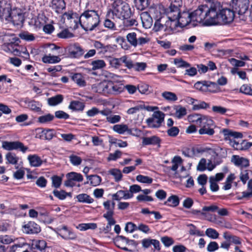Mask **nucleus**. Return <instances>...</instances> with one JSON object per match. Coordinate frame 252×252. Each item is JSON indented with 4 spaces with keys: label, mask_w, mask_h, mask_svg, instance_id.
Returning <instances> with one entry per match:
<instances>
[{
    "label": "nucleus",
    "mask_w": 252,
    "mask_h": 252,
    "mask_svg": "<svg viewBox=\"0 0 252 252\" xmlns=\"http://www.w3.org/2000/svg\"><path fill=\"white\" fill-rule=\"evenodd\" d=\"M221 8L220 2H213L210 6L201 5L193 11V18L196 23L211 26L219 24V11Z\"/></svg>",
    "instance_id": "obj_1"
},
{
    "label": "nucleus",
    "mask_w": 252,
    "mask_h": 252,
    "mask_svg": "<svg viewBox=\"0 0 252 252\" xmlns=\"http://www.w3.org/2000/svg\"><path fill=\"white\" fill-rule=\"evenodd\" d=\"M79 22L82 28L85 31L95 30L100 24L98 11L89 9L85 10L80 15Z\"/></svg>",
    "instance_id": "obj_2"
},
{
    "label": "nucleus",
    "mask_w": 252,
    "mask_h": 252,
    "mask_svg": "<svg viewBox=\"0 0 252 252\" xmlns=\"http://www.w3.org/2000/svg\"><path fill=\"white\" fill-rule=\"evenodd\" d=\"M1 16L6 20L12 22L15 25H20L24 21L23 10L18 8H14L10 10L8 7L4 8Z\"/></svg>",
    "instance_id": "obj_3"
},
{
    "label": "nucleus",
    "mask_w": 252,
    "mask_h": 252,
    "mask_svg": "<svg viewBox=\"0 0 252 252\" xmlns=\"http://www.w3.org/2000/svg\"><path fill=\"white\" fill-rule=\"evenodd\" d=\"M112 12L118 18L127 19L131 15L129 5L122 0H116L112 4Z\"/></svg>",
    "instance_id": "obj_4"
},
{
    "label": "nucleus",
    "mask_w": 252,
    "mask_h": 252,
    "mask_svg": "<svg viewBox=\"0 0 252 252\" xmlns=\"http://www.w3.org/2000/svg\"><path fill=\"white\" fill-rule=\"evenodd\" d=\"M165 114L162 112L157 110L154 111L151 117L148 118L146 122L151 128H158L164 122Z\"/></svg>",
    "instance_id": "obj_5"
},
{
    "label": "nucleus",
    "mask_w": 252,
    "mask_h": 252,
    "mask_svg": "<svg viewBox=\"0 0 252 252\" xmlns=\"http://www.w3.org/2000/svg\"><path fill=\"white\" fill-rule=\"evenodd\" d=\"M235 11L230 8H220L219 11V24H226L232 22L235 17Z\"/></svg>",
    "instance_id": "obj_6"
},
{
    "label": "nucleus",
    "mask_w": 252,
    "mask_h": 252,
    "mask_svg": "<svg viewBox=\"0 0 252 252\" xmlns=\"http://www.w3.org/2000/svg\"><path fill=\"white\" fill-rule=\"evenodd\" d=\"M193 11L191 13L184 11L180 13L179 18L177 20L178 25L182 27H185L190 24L192 26H196L199 24L196 23V20L193 18Z\"/></svg>",
    "instance_id": "obj_7"
},
{
    "label": "nucleus",
    "mask_w": 252,
    "mask_h": 252,
    "mask_svg": "<svg viewBox=\"0 0 252 252\" xmlns=\"http://www.w3.org/2000/svg\"><path fill=\"white\" fill-rule=\"evenodd\" d=\"M126 39L128 43L133 47L137 45H142L149 41V39L144 37L137 34L136 32H132L128 33L126 35Z\"/></svg>",
    "instance_id": "obj_8"
},
{
    "label": "nucleus",
    "mask_w": 252,
    "mask_h": 252,
    "mask_svg": "<svg viewBox=\"0 0 252 252\" xmlns=\"http://www.w3.org/2000/svg\"><path fill=\"white\" fill-rule=\"evenodd\" d=\"M2 147L8 151L18 150L23 153H25L28 149V147L24 146L23 143L20 141H3L2 143Z\"/></svg>",
    "instance_id": "obj_9"
},
{
    "label": "nucleus",
    "mask_w": 252,
    "mask_h": 252,
    "mask_svg": "<svg viewBox=\"0 0 252 252\" xmlns=\"http://www.w3.org/2000/svg\"><path fill=\"white\" fill-rule=\"evenodd\" d=\"M231 5L235 12L242 15L248 9L249 0H232Z\"/></svg>",
    "instance_id": "obj_10"
},
{
    "label": "nucleus",
    "mask_w": 252,
    "mask_h": 252,
    "mask_svg": "<svg viewBox=\"0 0 252 252\" xmlns=\"http://www.w3.org/2000/svg\"><path fill=\"white\" fill-rule=\"evenodd\" d=\"M67 51L71 58H79L84 54L83 49L78 44H70L67 47Z\"/></svg>",
    "instance_id": "obj_11"
},
{
    "label": "nucleus",
    "mask_w": 252,
    "mask_h": 252,
    "mask_svg": "<svg viewBox=\"0 0 252 252\" xmlns=\"http://www.w3.org/2000/svg\"><path fill=\"white\" fill-rule=\"evenodd\" d=\"M23 231L26 234H37L41 231L40 226L33 221H29L23 226Z\"/></svg>",
    "instance_id": "obj_12"
},
{
    "label": "nucleus",
    "mask_w": 252,
    "mask_h": 252,
    "mask_svg": "<svg viewBox=\"0 0 252 252\" xmlns=\"http://www.w3.org/2000/svg\"><path fill=\"white\" fill-rule=\"evenodd\" d=\"M100 114L106 116V121L110 124L117 123L121 119V117L120 115L112 114V111L108 109L101 110Z\"/></svg>",
    "instance_id": "obj_13"
},
{
    "label": "nucleus",
    "mask_w": 252,
    "mask_h": 252,
    "mask_svg": "<svg viewBox=\"0 0 252 252\" xmlns=\"http://www.w3.org/2000/svg\"><path fill=\"white\" fill-rule=\"evenodd\" d=\"M231 161L235 166L241 168H246L249 166V160L248 159L237 155L232 156Z\"/></svg>",
    "instance_id": "obj_14"
},
{
    "label": "nucleus",
    "mask_w": 252,
    "mask_h": 252,
    "mask_svg": "<svg viewBox=\"0 0 252 252\" xmlns=\"http://www.w3.org/2000/svg\"><path fill=\"white\" fill-rule=\"evenodd\" d=\"M59 232L60 235L65 239L73 240L76 238V235L66 226H63L59 229Z\"/></svg>",
    "instance_id": "obj_15"
},
{
    "label": "nucleus",
    "mask_w": 252,
    "mask_h": 252,
    "mask_svg": "<svg viewBox=\"0 0 252 252\" xmlns=\"http://www.w3.org/2000/svg\"><path fill=\"white\" fill-rule=\"evenodd\" d=\"M110 82H101L98 83L96 87V92L99 94H110Z\"/></svg>",
    "instance_id": "obj_16"
},
{
    "label": "nucleus",
    "mask_w": 252,
    "mask_h": 252,
    "mask_svg": "<svg viewBox=\"0 0 252 252\" xmlns=\"http://www.w3.org/2000/svg\"><path fill=\"white\" fill-rule=\"evenodd\" d=\"M50 6L55 12L60 13L65 8L64 0H52Z\"/></svg>",
    "instance_id": "obj_17"
},
{
    "label": "nucleus",
    "mask_w": 252,
    "mask_h": 252,
    "mask_svg": "<svg viewBox=\"0 0 252 252\" xmlns=\"http://www.w3.org/2000/svg\"><path fill=\"white\" fill-rule=\"evenodd\" d=\"M128 61L127 57L124 56L120 58H112L109 60V63L112 67L118 68L122 65V63H124L126 66Z\"/></svg>",
    "instance_id": "obj_18"
},
{
    "label": "nucleus",
    "mask_w": 252,
    "mask_h": 252,
    "mask_svg": "<svg viewBox=\"0 0 252 252\" xmlns=\"http://www.w3.org/2000/svg\"><path fill=\"white\" fill-rule=\"evenodd\" d=\"M112 129L115 132L120 134H123L126 132L129 134H132L131 129L129 128L128 126L126 124L115 125L113 126Z\"/></svg>",
    "instance_id": "obj_19"
},
{
    "label": "nucleus",
    "mask_w": 252,
    "mask_h": 252,
    "mask_svg": "<svg viewBox=\"0 0 252 252\" xmlns=\"http://www.w3.org/2000/svg\"><path fill=\"white\" fill-rule=\"evenodd\" d=\"M147 65L145 63H133L130 60H128L126 63V67L129 69L133 68L134 70L138 71L145 70Z\"/></svg>",
    "instance_id": "obj_20"
},
{
    "label": "nucleus",
    "mask_w": 252,
    "mask_h": 252,
    "mask_svg": "<svg viewBox=\"0 0 252 252\" xmlns=\"http://www.w3.org/2000/svg\"><path fill=\"white\" fill-rule=\"evenodd\" d=\"M166 18H165V19ZM164 26H165V32L170 33V32L175 30L178 26V24L177 21L168 18L167 20H165Z\"/></svg>",
    "instance_id": "obj_21"
},
{
    "label": "nucleus",
    "mask_w": 252,
    "mask_h": 252,
    "mask_svg": "<svg viewBox=\"0 0 252 252\" xmlns=\"http://www.w3.org/2000/svg\"><path fill=\"white\" fill-rule=\"evenodd\" d=\"M113 199L116 200H120L122 199H127L133 197L132 193H129L128 191L120 190L116 193L113 194Z\"/></svg>",
    "instance_id": "obj_22"
},
{
    "label": "nucleus",
    "mask_w": 252,
    "mask_h": 252,
    "mask_svg": "<svg viewBox=\"0 0 252 252\" xmlns=\"http://www.w3.org/2000/svg\"><path fill=\"white\" fill-rule=\"evenodd\" d=\"M11 249L12 252H31L30 245L27 243L13 245Z\"/></svg>",
    "instance_id": "obj_23"
},
{
    "label": "nucleus",
    "mask_w": 252,
    "mask_h": 252,
    "mask_svg": "<svg viewBox=\"0 0 252 252\" xmlns=\"http://www.w3.org/2000/svg\"><path fill=\"white\" fill-rule=\"evenodd\" d=\"M143 27L149 28L152 25L153 20L148 12H143L140 16Z\"/></svg>",
    "instance_id": "obj_24"
},
{
    "label": "nucleus",
    "mask_w": 252,
    "mask_h": 252,
    "mask_svg": "<svg viewBox=\"0 0 252 252\" xmlns=\"http://www.w3.org/2000/svg\"><path fill=\"white\" fill-rule=\"evenodd\" d=\"M28 159L32 166L38 167L42 163V160L41 158L37 155H29L28 157Z\"/></svg>",
    "instance_id": "obj_25"
},
{
    "label": "nucleus",
    "mask_w": 252,
    "mask_h": 252,
    "mask_svg": "<svg viewBox=\"0 0 252 252\" xmlns=\"http://www.w3.org/2000/svg\"><path fill=\"white\" fill-rule=\"evenodd\" d=\"M55 116L50 113L39 116L37 122L41 124H47L51 123L54 119Z\"/></svg>",
    "instance_id": "obj_26"
},
{
    "label": "nucleus",
    "mask_w": 252,
    "mask_h": 252,
    "mask_svg": "<svg viewBox=\"0 0 252 252\" xmlns=\"http://www.w3.org/2000/svg\"><path fill=\"white\" fill-rule=\"evenodd\" d=\"M223 236L225 239H226L227 241H229V242L234 243L235 244L237 245H240L241 243V242L240 241V239L239 237L230 234L228 232H224L223 233Z\"/></svg>",
    "instance_id": "obj_27"
},
{
    "label": "nucleus",
    "mask_w": 252,
    "mask_h": 252,
    "mask_svg": "<svg viewBox=\"0 0 252 252\" xmlns=\"http://www.w3.org/2000/svg\"><path fill=\"white\" fill-rule=\"evenodd\" d=\"M164 17H162L157 19L154 24V30L155 32H158L162 30L165 31V26H164Z\"/></svg>",
    "instance_id": "obj_28"
},
{
    "label": "nucleus",
    "mask_w": 252,
    "mask_h": 252,
    "mask_svg": "<svg viewBox=\"0 0 252 252\" xmlns=\"http://www.w3.org/2000/svg\"><path fill=\"white\" fill-rule=\"evenodd\" d=\"M160 143V139L156 136H153L149 137H144L142 139V143L143 145H156Z\"/></svg>",
    "instance_id": "obj_29"
},
{
    "label": "nucleus",
    "mask_w": 252,
    "mask_h": 252,
    "mask_svg": "<svg viewBox=\"0 0 252 252\" xmlns=\"http://www.w3.org/2000/svg\"><path fill=\"white\" fill-rule=\"evenodd\" d=\"M42 61L46 63H55L60 62L61 59L57 56L45 55L42 57Z\"/></svg>",
    "instance_id": "obj_30"
},
{
    "label": "nucleus",
    "mask_w": 252,
    "mask_h": 252,
    "mask_svg": "<svg viewBox=\"0 0 252 252\" xmlns=\"http://www.w3.org/2000/svg\"><path fill=\"white\" fill-rule=\"evenodd\" d=\"M55 135V132L52 129H45L42 131L40 137L44 139L50 140Z\"/></svg>",
    "instance_id": "obj_31"
},
{
    "label": "nucleus",
    "mask_w": 252,
    "mask_h": 252,
    "mask_svg": "<svg viewBox=\"0 0 252 252\" xmlns=\"http://www.w3.org/2000/svg\"><path fill=\"white\" fill-rule=\"evenodd\" d=\"M76 198L78 201L84 203L91 204L94 201V199L86 193L78 194L77 195Z\"/></svg>",
    "instance_id": "obj_32"
},
{
    "label": "nucleus",
    "mask_w": 252,
    "mask_h": 252,
    "mask_svg": "<svg viewBox=\"0 0 252 252\" xmlns=\"http://www.w3.org/2000/svg\"><path fill=\"white\" fill-rule=\"evenodd\" d=\"M46 246V243L44 240H33L32 243V247L34 249L39 251L44 250Z\"/></svg>",
    "instance_id": "obj_33"
},
{
    "label": "nucleus",
    "mask_w": 252,
    "mask_h": 252,
    "mask_svg": "<svg viewBox=\"0 0 252 252\" xmlns=\"http://www.w3.org/2000/svg\"><path fill=\"white\" fill-rule=\"evenodd\" d=\"M166 13L167 15V18H170V19H173L176 21L178 20L181 13L180 12V9L178 8V13L176 14V12H174V9L173 8L171 7V6H170L166 9Z\"/></svg>",
    "instance_id": "obj_34"
},
{
    "label": "nucleus",
    "mask_w": 252,
    "mask_h": 252,
    "mask_svg": "<svg viewBox=\"0 0 252 252\" xmlns=\"http://www.w3.org/2000/svg\"><path fill=\"white\" fill-rule=\"evenodd\" d=\"M200 126H215L214 121L209 117L203 115L199 122Z\"/></svg>",
    "instance_id": "obj_35"
},
{
    "label": "nucleus",
    "mask_w": 252,
    "mask_h": 252,
    "mask_svg": "<svg viewBox=\"0 0 252 252\" xmlns=\"http://www.w3.org/2000/svg\"><path fill=\"white\" fill-rule=\"evenodd\" d=\"M135 7L139 10L146 9L150 4L149 0H134Z\"/></svg>",
    "instance_id": "obj_36"
},
{
    "label": "nucleus",
    "mask_w": 252,
    "mask_h": 252,
    "mask_svg": "<svg viewBox=\"0 0 252 252\" xmlns=\"http://www.w3.org/2000/svg\"><path fill=\"white\" fill-rule=\"evenodd\" d=\"M91 65H92V70H95L104 68L106 64L103 60H96L91 62Z\"/></svg>",
    "instance_id": "obj_37"
},
{
    "label": "nucleus",
    "mask_w": 252,
    "mask_h": 252,
    "mask_svg": "<svg viewBox=\"0 0 252 252\" xmlns=\"http://www.w3.org/2000/svg\"><path fill=\"white\" fill-rule=\"evenodd\" d=\"M5 158L7 163L15 165L17 164L19 158L16 155L15 153L9 152L5 156Z\"/></svg>",
    "instance_id": "obj_38"
},
{
    "label": "nucleus",
    "mask_w": 252,
    "mask_h": 252,
    "mask_svg": "<svg viewBox=\"0 0 252 252\" xmlns=\"http://www.w3.org/2000/svg\"><path fill=\"white\" fill-rule=\"evenodd\" d=\"M63 100V96L61 94H58L49 98L48 103L49 105L55 106L61 103Z\"/></svg>",
    "instance_id": "obj_39"
},
{
    "label": "nucleus",
    "mask_w": 252,
    "mask_h": 252,
    "mask_svg": "<svg viewBox=\"0 0 252 252\" xmlns=\"http://www.w3.org/2000/svg\"><path fill=\"white\" fill-rule=\"evenodd\" d=\"M187 109L181 105H178L175 109L174 116L178 119H181L187 115Z\"/></svg>",
    "instance_id": "obj_40"
},
{
    "label": "nucleus",
    "mask_w": 252,
    "mask_h": 252,
    "mask_svg": "<svg viewBox=\"0 0 252 252\" xmlns=\"http://www.w3.org/2000/svg\"><path fill=\"white\" fill-rule=\"evenodd\" d=\"M84 107L83 103L79 101H72L70 103L69 108L75 111H82Z\"/></svg>",
    "instance_id": "obj_41"
},
{
    "label": "nucleus",
    "mask_w": 252,
    "mask_h": 252,
    "mask_svg": "<svg viewBox=\"0 0 252 252\" xmlns=\"http://www.w3.org/2000/svg\"><path fill=\"white\" fill-rule=\"evenodd\" d=\"M110 94H118L123 92V87L121 85L114 84L112 82H110Z\"/></svg>",
    "instance_id": "obj_42"
},
{
    "label": "nucleus",
    "mask_w": 252,
    "mask_h": 252,
    "mask_svg": "<svg viewBox=\"0 0 252 252\" xmlns=\"http://www.w3.org/2000/svg\"><path fill=\"white\" fill-rule=\"evenodd\" d=\"M87 179L90 181L91 185L94 187L99 185L101 181V177L96 175L88 176Z\"/></svg>",
    "instance_id": "obj_43"
},
{
    "label": "nucleus",
    "mask_w": 252,
    "mask_h": 252,
    "mask_svg": "<svg viewBox=\"0 0 252 252\" xmlns=\"http://www.w3.org/2000/svg\"><path fill=\"white\" fill-rule=\"evenodd\" d=\"M41 105L35 101H31L28 103V107L32 111L35 112L42 113L41 109Z\"/></svg>",
    "instance_id": "obj_44"
},
{
    "label": "nucleus",
    "mask_w": 252,
    "mask_h": 252,
    "mask_svg": "<svg viewBox=\"0 0 252 252\" xmlns=\"http://www.w3.org/2000/svg\"><path fill=\"white\" fill-rule=\"evenodd\" d=\"M66 177L67 178H70L74 182H80L83 180V177L81 174L74 172H71L67 174Z\"/></svg>",
    "instance_id": "obj_45"
},
{
    "label": "nucleus",
    "mask_w": 252,
    "mask_h": 252,
    "mask_svg": "<svg viewBox=\"0 0 252 252\" xmlns=\"http://www.w3.org/2000/svg\"><path fill=\"white\" fill-rule=\"evenodd\" d=\"M137 89L139 92L142 94H149L152 92L151 87L145 83H141L138 85Z\"/></svg>",
    "instance_id": "obj_46"
},
{
    "label": "nucleus",
    "mask_w": 252,
    "mask_h": 252,
    "mask_svg": "<svg viewBox=\"0 0 252 252\" xmlns=\"http://www.w3.org/2000/svg\"><path fill=\"white\" fill-rule=\"evenodd\" d=\"M179 203V198L176 195H172L170 196L164 202V204L168 205L172 207H176L178 205Z\"/></svg>",
    "instance_id": "obj_47"
},
{
    "label": "nucleus",
    "mask_w": 252,
    "mask_h": 252,
    "mask_svg": "<svg viewBox=\"0 0 252 252\" xmlns=\"http://www.w3.org/2000/svg\"><path fill=\"white\" fill-rule=\"evenodd\" d=\"M173 165L171 167H169L171 170L176 171L178 168L179 165L181 164L183 160L179 156H175L171 161Z\"/></svg>",
    "instance_id": "obj_48"
},
{
    "label": "nucleus",
    "mask_w": 252,
    "mask_h": 252,
    "mask_svg": "<svg viewBox=\"0 0 252 252\" xmlns=\"http://www.w3.org/2000/svg\"><path fill=\"white\" fill-rule=\"evenodd\" d=\"M161 96L168 101H175L178 99L176 94L170 92H164L162 93Z\"/></svg>",
    "instance_id": "obj_49"
},
{
    "label": "nucleus",
    "mask_w": 252,
    "mask_h": 252,
    "mask_svg": "<svg viewBox=\"0 0 252 252\" xmlns=\"http://www.w3.org/2000/svg\"><path fill=\"white\" fill-rule=\"evenodd\" d=\"M72 80L80 86L85 85V82L80 73H75L71 77Z\"/></svg>",
    "instance_id": "obj_50"
},
{
    "label": "nucleus",
    "mask_w": 252,
    "mask_h": 252,
    "mask_svg": "<svg viewBox=\"0 0 252 252\" xmlns=\"http://www.w3.org/2000/svg\"><path fill=\"white\" fill-rule=\"evenodd\" d=\"M214 126H202L198 131L200 134H207L208 135H213L215 131Z\"/></svg>",
    "instance_id": "obj_51"
},
{
    "label": "nucleus",
    "mask_w": 252,
    "mask_h": 252,
    "mask_svg": "<svg viewBox=\"0 0 252 252\" xmlns=\"http://www.w3.org/2000/svg\"><path fill=\"white\" fill-rule=\"evenodd\" d=\"M53 193L55 196L60 200L64 199L67 195L70 196V193H67L63 190H54Z\"/></svg>",
    "instance_id": "obj_52"
},
{
    "label": "nucleus",
    "mask_w": 252,
    "mask_h": 252,
    "mask_svg": "<svg viewBox=\"0 0 252 252\" xmlns=\"http://www.w3.org/2000/svg\"><path fill=\"white\" fill-rule=\"evenodd\" d=\"M136 179L139 182L147 184H151L153 181L152 178L142 175H137L136 177Z\"/></svg>",
    "instance_id": "obj_53"
},
{
    "label": "nucleus",
    "mask_w": 252,
    "mask_h": 252,
    "mask_svg": "<svg viewBox=\"0 0 252 252\" xmlns=\"http://www.w3.org/2000/svg\"><path fill=\"white\" fill-rule=\"evenodd\" d=\"M223 133L225 136H227L228 137L238 138L243 137L242 134L240 132H233L226 129L223 130Z\"/></svg>",
    "instance_id": "obj_54"
},
{
    "label": "nucleus",
    "mask_w": 252,
    "mask_h": 252,
    "mask_svg": "<svg viewBox=\"0 0 252 252\" xmlns=\"http://www.w3.org/2000/svg\"><path fill=\"white\" fill-rule=\"evenodd\" d=\"M174 63L177 67L187 68L190 66V64L189 63L180 58L174 59Z\"/></svg>",
    "instance_id": "obj_55"
},
{
    "label": "nucleus",
    "mask_w": 252,
    "mask_h": 252,
    "mask_svg": "<svg viewBox=\"0 0 252 252\" xmlns=\"http://www.w3.org/2000/svg\"><path fill=\"white\" fill-rule=\"evenodd\" d=\"M202 116L198 114H192L188 116V120L190 123L199 124Z\"/></svg>",
    "instance_id": "obj_56"
},
{
    "label": "nucleus",
    "mask_w": 252,
    "mask_h": 252,
    "mask_svg": "<svg viewBox=\"0 0 252 252\" xmlns=\"http://www.w3.org/2000/svg\"><path fill=\"white\" fill-rule=\"evenodd\" d=\"M19 36L21 39L27 41H33L34 39L33 34L27 32H24L20 33L19 34Z\"/></svg>",
    "instance_id": "obj_57"
},
{
    "label": "nucleus",
    "mask_w": 252,
    "mask_h": 252,
    "mask_svg": "<svg viewBox=\"0 0 252 252\" xmlns=\"http://www.w3.org/2000/svg\"><path fill=\"white\" fill-rule=\"evenodd\" d=\"M109 173L114 177L116 182H119L121 180L122 174L120 170L112 169L109 171Z\"/></svg>",
    "instance_id": "obj_58"
},
{
    "label": "nucleus",
    "mask_w": 252,
    "mask_h": 252,
    "mask_svg": "<svg viewBox=\"0 0 252 252\" xmlns=\"http://www.w3.org/2000/svg\"><path fill=\"white\" fill-rule=\"evenodd\" d=\"M57 36L61 38H69L74 36V34L70 32L67 29H64L58 33Z\"/></svg>",
    "instance_id": "obj_59"
},
{
    "label": "nucleus",
    "mask_w": 252,
    "mask_h": 252,
    "mask_svg": "<svg viewBox=\"0 0 252 252\" xmlns=\"http://www.w3.org/2000/svg\"><path fill=\"white\" fill-rule=\"evenodd\" d=\"M240 92L245 94L252 95V86L247 84L242 85L240 88Z\"/></svg>",
    "instance_id": "obj_60"
},
{
    "label": "nucleus",
    "mask_w": 252,
    "mask_h": 252,
    "mask_svg": "<svg viewBox=\"0 0 252 252\" xmlns=\"http://www.w3.org/2000/svg\"><path fill=\"white\" fill-rule=\"evenodd\" d=\"M94 46L96 49L100 50V53L104 54L107 51L108 47L104 46L102 43L98 41H95L94 42Z\"/></svg>",
    "instance_id": "obj_61"
},
{
    "label": "nucleus",
    "mask_w": 252,
    "mask_h": 252,
    "mask_svg": "<svg viewBox=\"0 0 252 252\" xmlns=\"http://www.w3.org/2000/svg\"><path fill=\"white\" fill-rule=\"evenodd\" d=\"M69 158L71 164L75 166H78L80 165L82 161L80 157L74 155H70Z\"/></svg>",
    "instance_id": "obj_62"
},
{
    "label": "nucleus",
    "mask_w": 252,
    "mask_h": 252,
    "mask_svg": "<svg viewBox=\"0 0 252 252\" xmlns=\"http://www.w3.org/2000/svg\"><path fill=\"white\" fill-rule=\"evenodd\" d=\"M114 213H105L103 217L106 219L108 221V225L111 226L114 225L116 223L115 220L113 219V216Z\"/></svg>",
    "instance_id": "obj_63"
},
{
    "label": "nucleus",
    "mask_w": 252,
    "mask_h": 252,
    "mask_svg": "<svg viewBox=\"0 0 252 252\" xmlns=\"http://www.w3.org/2000/svg\"><path fill=\"white\" fill-rule=\"evenodd\" d=\"M206 235L212 239H216L219 237V233L214 229L208 228L205 232Z\"/></svg>",
    "instance_id": "obj_64"
}]
</instances>
